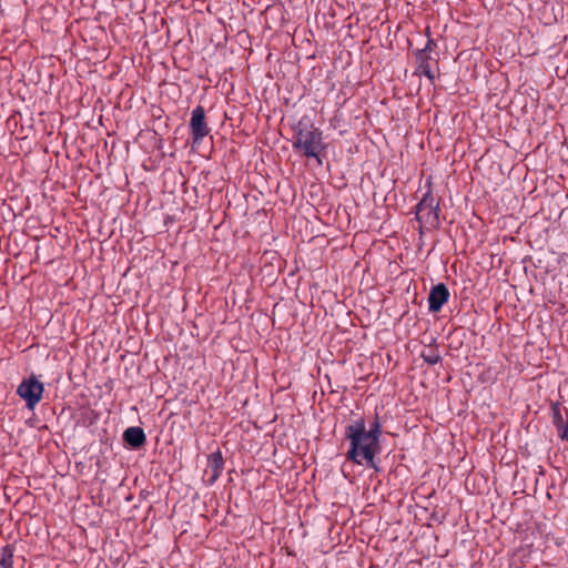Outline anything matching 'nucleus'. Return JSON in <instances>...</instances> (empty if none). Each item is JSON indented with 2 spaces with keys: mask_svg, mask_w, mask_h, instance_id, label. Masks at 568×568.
<instances>
[{
  "mask_svg": "<svg viewBox=\"0 0 568 568\" xmlns=\"http://www.w3.org/2000/svg\"><path fill=\"white\" fill-rule=\"evenodd\" d=\"M344 438L349 442L346 459L355 465L379 470L375 458L382 452L381 442L366 433L364 417L352 420L346 427Z\"/></svg>",
  "mask_w": 568,
  "mask_h": 568,
  "instance_id": "obj_1",
  "label": "nucleus"
},
{
  "mask_svg": "<svg viewBox=\"0 0 568 568\" xmlns=\"http://www.w3.org/2000/svg\"><path fill=\"white\" fill-rule=\"evenodd\" d=\"M425 186L427 191L415 206L416 220L420 224V227L437 230L440 226V207L439 201L434 196L430 178L426 181Z\"/></svg>",
  "mask_w": 568,
  "mask_h": 568,
  "instance_id": "obj_2",
  "label": "nucleus"
},
{
  "mask_svg": "<svg viewBox=\"0 0 568 568\" xmlns=\"http://www.w3.org/2000/svg\"><path fill=\"white\" fill-rule=\"evenodd\" d=\"M43 390V384L32 375L20 383L17 388V394L26 402V406L29 409H34L42 399Z\"/></svg>",
  "mask_w": 568,
  "mask_h": 568,
  "instance_id": "obj_3",
  "label": "nucleus"
},
{
  "mask_svg": "<svg viewBox=\"0 0 568 568\" xmlns=\"http://www.w3.org/2000/svg\"><path fill=\"white\" fill-rule=\"evenodd\" d=\"M449 300V291L444 283H438L430 288L428 294V311L439 312Z\"/></svg>",
  "mask_w": 568,
  "mask_h": 568,
  "instance_id": "obj_4",
  "label": "nucleus"
},
{
  "mask_svg": "<svg viewBox=\"0 0 568 568\" xmlns=\"http://www.w3.org/2000/svg\"><path fill=\"white\" fill-rule=\"evenodd\" d=\"M190 129L194 142L202 140L209 133V129L205 122V112L202 106H196L191 114Z\"/></svg>",
  "mask_w": 568,
  "mask_h": 568,
  "instance_id": "obj_5",
  "label": "nucleus"
},
{
  "mask_svg": "<svg viewBox=\"0 0 568 568\" xmlns=\"http://www.w3.org/2000/svg\"><path fill=\"white\" fill-rule=\"evenodd\" d=\"M327 144H293L295 153L306 158H313L318 165L323 164V158L326 155Z\"/></svg>",
  "mask_w": 568,
  "mask_h": 568,
  "instance_id": "obj_6",
  "label": "nucleus"
},
{
  "mask_svg": "<svg viewBox=\"0 0 568 568\" xmlns=\"http://www.w3.org/2000/svg\"><path fill=\"white\" fill-rule=\"evenodd\" d=\"M207 467L211 473L209 483L213 485L222 475V471L224 469V459L220 448H217L215 452L211 453L207 456Z\"/></svg>",
  "mask_w": 568,
  "mask_h": 568,
  "instance_id": "obj_7",
  "label": "nucleus"
},
{
  "mask_svg": "<svg viewBox=\"0 0 568 568\" xmlns=\"http://www.w3.org/2000/svg\"><path fill=\"white\" fill-rule=\"evenodd\" d=\"M123 440L131 448L136 449V448L142 447L145 444L146 436H145L143 428H141L139 426H132L124 430Z\"/></svg>",
  "mask_w": 568,
  "mask_h": 568,
  "instance_id": "obj_8",
  "label": "nucleus"
},
{
  "mask_svg": "<svg viewBox=\"0 0 568 568\" xmlns=\"http://www.w3.org/2000/svg\"><path fill=\"white\" fill-rule=\"evenodd\" d=\"M551 419L555 427L561 425L568 420V408L559 402L551 403Z\"/></svg>",
  "mask_w": 568,
  "mask_h": 568,
  "instance_id": "obj_9",
  "label": "nucleus"
},
{
  "mask_svg": "<svg viewBox=\"0 0 568 568\" xmlns=\"http://www.w3.org/2000/svg\"><path fill=\"white\" fill-rule=\"evenodd\" d=\"M13 554L14 547L7 545L1 550L0 567L1 568H13Z\"/></svg>",
  "mask_w": 568,
  "mask_h": 568,
  "instance_id": "obj_10",
  "label": "nucleus"
},
{
  "mask_svg": "<svg viewBox=\"0 0 568 568\" xmlns=\"http://www.w3.org/2000/svg\"><path fill=\"white\" fill-rule=\"evenodd\" d=\"M366 433L381 442L383 426L377 412L375 413L373 420L369 423L368 428L366 427Z\"/></svg>",
  "mask_w": 568,
  "mask_h": 568,
  "instance_id": "obj_11",
  "label": "nucleus"
},
{
  "mask_svg": "<svg viewBox=\"0 0 568 568\" xmlns=\"http://www.w3.org/2000/svg\"><path fill=\"white\" fill-rule=\"evenodd\" d=\"M420 356L424 359V362L429 364V365H435V364L439 363L440 359H442L438 351L434 349V348H429L428 351H424Z\"/></svg>",
  "mask_w": 568,
  "mask_h": 568,
  "instance_id": "obj_12",
  "label": "nucleus"
},
{
  "mask_svg": "<svg viewBox=\"0 0 568 568\" xmlns=\"http://www.w3.org/2000/svg\"><path fill=\"white\" fill-rule=\"evenodd\" d=\"M556 429L558 432L559 437L562 440H567L568 442V420H566L561 425L556 426Z\"/></svg>",
  "mask_w": 568,
  "mask_h": 568,
  "instance_id": "obj_13",
  "label": "nucleus"
},
{
  "mask_svg": "<svg viewBox=\"0 0 568 568\" xmlns=\"http://www.w3.org/2000/svg\"><path fill=\"white\" fill-rule=\"evenodd\" d=\"M149 146H151V149L149 148H145L144 151L145 152H149L151 154L154 153V151L156 150L159 152V154L156 156H164V154L166 153V151H162V146L163 144H155V143H152V144H148Z\"/></svg>",
  "mask_w": 568,
  "mask_h": 568,
  "instance_id": "obj_14",
  "label": "nucleus"
},
{
  "mask_svg": "<svg viewBox=\"0 0 568 568\" xmlns=\"http://www.w3.org/2000/svg\"><path fill=\"white\" fill-rule=\"evenodd\" d=\"M311 134H312L311 138L298 136L296 142H298V143H302V142H315L316 141L315 134L313 132Z\"/></svg>",
  "mask_w": 568,
  "mask_h": 568,
  "instance_id": "obj_15",
  "label": "nucleus"
},
{
  "mask_svg": "<svg viewBox=\"0 0 568 568\" xmlns=\"http://www.w3.org/2000/svg\"><path fill=\"white\" fill-rule=\"evenodd\" d=\"M61 148H62V149H64V150H65L67 155H68V156H70V151H69V149H68V144H67V143H63V144H61Z\"/></svg>",
  "mask_w": 568,
  "mask_h": 568,
  "instance_id": "obj_16",
  "label": "nucleus"
},
{
  "mask_svg": "<svg viewBox=\"0 0 568 568\" xmlns=\"http://www.w3.org/2000/svg\"><path fill=\"white\" fill-rule=\"evenodd\" d=\"M172 149H173V144H169L168 152H169L170 155H173V150Z\"/></svg>",
  "mask_w": 568,
  "mask_h": 568,
  "instance_id": "obj_17",
  "label": "nucleus"
},
{
  "mask_svg": "<svg viewBox=\"0 0 568 568\" xmlns=\"http://www.w3.org/2000/svg\"><path fill=\"white\" fill-rule=\"evenodd\" d=\"M70 146H71V148H75V152H79V150H78V148H77V144L71 143V144H70Z\"/></svg>",
  "mask_w": 568,
  "mask_h": 568,
  "instance_id": "obj_18",
  "label": "nucleus"
},
{
  "mask_svg": "<svg viewBox=\"0 0 568 568\" xmlns=\"http://www.w3.org/2000/svg\"><path fill=\"white\" fill-rule=\"evenodd\" d=\"M425 73H426V75H427L428 78H432V74H430V72H429V71H425Z\"/></svg>",
  "mask_w": 568,
  "mask_h": 568,
  "instance_id": "obj_19",
  "label": "nucleus"
}]
</instances>
